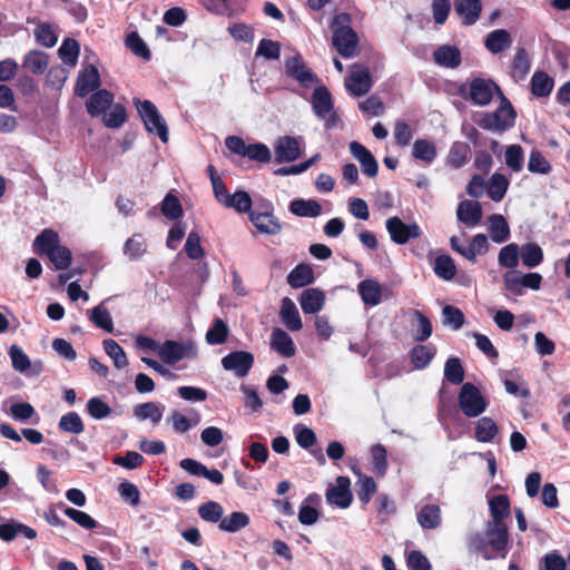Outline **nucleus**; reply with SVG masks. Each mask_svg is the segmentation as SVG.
<instances>
[{
    "mask_svg": "<svg viewBox=\"0 0 570 570\" xmlns=\"http://www.w3.org/2000/svg\"><path fill=\"white\" fill-rule=\"evenodd\" d=\"M350 153L361 164L362 171L368 177H375L379 171V165L372 153L357 141L350 144Z\"/></svg>",
    "mask_w": 570,
    "mask_h": 570,
    "instance_id": "18",
    "label": "nucleus"
},
{
    "mask_svg": "<svg viewBox=\"0 0 570 570\" xmlns=\"http://www.w3.org/2000/svg\"><path fill=\"white\" fill-rule=\"evenodd\" d=\"M184 249L190 259H200L205 256V250L200 244V236L197 232L188 234Z\"/></svg>",
    "mask_w": 570,
    "mask_h": 570,
    "instance_id": "63",
    "label": "nucleus"
},
{
    "mask_svg": "<svg viewBox=\"0 0 570 570\" xmlns=\"http://www.w3.org/2000/svg\"><path fill=\"white\" fill-rule=\"evenodd\" d=\"M414 317L416 318V326L413 328V337L417 342H423L431 336L432 324L420 311L414 312Z\"/></svg>",
    "mask_w": 570,
    "mask_h": 570,
    "instance_id": "59",
    "label": "nucleus"
},
{
    "mask_svg": "<svg viewBox=\"0 0 570 570\" xmlns=\"http://www.w3.org/2000/svg\"><path fill=\"white\" fill-rule=\"evenodd\" d=\"M89 320L99 328L112 333L114 322L108 308L105 306V302L95 306L89 312Z\"/></svg>",
    "mask_w": 570,
    "mask_h": 570,
    "instance_id": "36",
    "label": "nucleus"
},
{
    "mask_svg": "<svg viewBox=\"0 0 570 570\" xmlns=\"http://www.w3.org/2000/svg\"><path fill=\"white\" fill-rule=\"evenodd\" d=\"M291 212L299 217H317L322 207L315 199H295L289 205Z\"/></svg>",
    "mask_w": 570,
    "mask_h": 570,
    "instance_id": "34",
    "label": "nucleus"
},
{
    "mask_svg": "<svg viewBox=\"0 0 570 570\" xmlns=\"http://www.w3.org/2000/svg\"><path fill=\"white\" fill-rule=\"evenodd\" d=\"M488 222L489 235L494 243L503 244L510 238V226L501 214H493L489 216Z\"/></svg>",
    "mask_w": 570,
    "mask_h": 570,
    "instance_id": "27",
    "label": "nucleus"
},
{
    "mask_svg": "<svg viewBox=\"0 0 570 570\" xmlns=\"http://www.w3.org/2000/svg\"><path fill=\"white\" fill-rule=\"evenodd\" d=\"M58 426L61 431L72 434H80L85 430L82 420L76 412H69L62 415L59 420Z\"/></svg>",
    "mask_w": 570,
    "mask_h": 570,
    "instance_id": "56",
    "label": "nucleus"
},
{
    "mask_svg": "<svg viewBox=\"0 0 570 570\" xmlns=\"http://www.w3.org/2000/svg\"><path fill=\"white\" fill-rule=\"evenodd\" d=\"M264 212H250L249 219L257 230L266 235H277L282 230L279 220L273 215L272 206L267 203Z\"/></svg>",
    "mask_w": 570,
    "mask_h": 570,
    "instance_id": "14",
    "label": "nucleus"
},
{
    "mask_svg": "<svg viewBox=\"0 0 570 570\" xmlns=\"http://www.w3.org/2000/svg\"><path fill=\"white\" fill-rule=\"evenodd\" d=\"M135 106L144 121L146 130L157 135L163 142H167L169 138L168 127L157 107L149 100L140 101L139 99H135Z\"/></svg>",
    "mask_w": 570,
    "mask_h": 570,
    "instance_id": "4",
    "label": "nucleus"
},
{
    "mask_svg": "<svg viewBox=\"0 0 570 570\" xmlns=\"http://www.w3.org/2000/svg\"><path fill=\"white\" fill-rule=\"evenodd\" d=\"M494 94L500 97L503 95L492 80L475 78L470 83V98L475 105L485 106L490 104Z\"/></svg>",
    "mask_w": 570,
    "mask_h": 570,
    "instance_id": "13",
    "label": "nucleus"
},
{
    "mask_svg": "<svg viewBox=\"0 0 570 570\" xmlns=\"http://www.w3.org/2000/svg\"><path fill=\"white\" fill-rule=\"evenodd\" d=\"M168 421L177 433H186L199 424L200 415L196 411H193L190 416H185L178 411H174L168 417Z\"/></svg>",
    "mask_w": 570,
    "mask_h": 570,
    "instance_id": "33",
    "label": "nucleus"
},
{
    "mask_svg": "<svg viewBox=\"0 0 570 570\" xmlns=\"http://www.w3.org/2000/svg\"><path fill=\"white\" fill-rule=\"evenodd\" d=\"M412 156L414 159L430 165L438 156L436 146L432 140L416 139L413 144Z\"/></svg>",
    "mask_w": 570,
    "mask_h": 570,
    "instance_id": "30",
    "label": "nucleus"
},
{
    "mask_svg": "<svg viewBox=\"0 0 570 570\" xmlns=\"http://www.w3.org/2000/svg\"><path fill=\"white\" fill-rule=\"evenodd\" d=\"M508 187V178L502 174L495 173L490 178L488 195L492 200L500 202L504 197Z\"/></svg>",
    "mask_w": 570,
    "mask_h": 570,
    "instance_id": "50",
    "label": "nucleus"
},
{
    "mask_svg": "<svg viewBox=\"0 0 570 570\" xmlns=\"http://www.w3.org/2000/svg\"><path fill=\"white\" fill-rule=\"evenodd\" d=\"M100 86V75L94 65L83 67L77 77L75 92L78 97H86Z\"/></svg>",
    "mask_w": 570,
    "mask_h": 570,
    "instance_id": "16",
    "label": "nucleus"
},
{
    "mask_svg": "<svg viewBox=\"0 0 570 570\" xmlns=\"http://www.w3.org/2000/svg\"><path fill=\"white\" fill-rule=\"evenodd\" d=\"M350 24L351 16L348 13L335 16L332 23L333 45L345 58L352 57L357 47V36Z\"/></svg>",
    "mask_w": 570,
    "mask_h": 570,
    "instance_id": "3",
    "label": "nucleus"
},
{
    "mask_svg": "<svg viewBox=\"0 0 570 570\" xmlns=\"http://www.w3.org/2000/svg\"><path fill=\"white\" fill-rule=\"evenodd\" d=\"M530 71V61L524 49H519L512 65L513 78L521 80Z\"/></svg>",
    "mask_w": 570,
    "mask_h": 570,
    "instance_id": "64",
    "label": "nucleus"
},
{
    "mask_svg": "<svg viewBox=\"0 0 570 570\" xmlns=\"http://www.w3.org/2000/svg\"><path fill=\"white\" fill-rule=\"evenodd\" d=\"M357 289L364 304L376 306L381 303L382 287L376 281L365 279L358 284Z\"/></svg>",
    "mask_w": 570,
    "mask_h": 570,
    "instance_id": "29",
    "label": "nucleus"
},
{
    "mask_svg": "<svg viewBox=\"0 0 570 570\" xmlns=\"http://www.w3.org/2000/svg\"><path fill=\"white\" fill-rule=\"evenodd\" d=\"M271 346L285 357H292L295 354V346L292 337L282 328H275L272 332Z\"/></svg>",
    "mask_w": 570,
    "mask_h": 570,
    "instance_id": "28",
    "label": "nucleus"
},
{
    "mask_svg": "<svg viewBox=\"0 0 570 570\" xmlns=\"http://www.w3.org/2000/svg\"><path fill=\"white\" fill-rule=\"evenodd\" d=\"M528 169L533 174L548 175L552 167L540 151L532 150L528 161Z\"/></svg>",
    "mask_w": 570,
    "mask_h": 570,
    "instance_id": "62",
    "label": "nucleus"
},
{
    "mask_svg": "<svg viewBox=\"0 0 570 570\" xmlns=\"http://www.w3.org/2000/svg\"><path fill=\"white\" fill-rule=\"evenodd\" d=\"M254 364V355L246 351H236L222 358V366L238 377H245Z\"/></svg>",
    "mask_w": 570,
    "mask_h": 570,
    "instance_id": "11",
    "label": "nucleus"
},
{
    "mask_svg": "<svg viewBox=\"0 0 570 570\" xmlns=\"http://www.w3.org/2000/svg\"><path fill=\"white\" fill-rule=\"evenodd\" d=\"M511 45V37L504 29L490 32L485 38V47L492 53H499Z\"/></svg>",
    "mask_w": 570,
    "mask_h": 570,
    "instance_id": "39",
    "label": "nucleus"
},
{
    "mask_svg": "<svg viewBox=\"0 0 570 570\" xmlns=\"http://www.w3.org/2000/svg\"><path fill=\"white\" fill-rule=\"evenodd\" d=\"M146 253V240L141 234H135L124 245V254L130 261L139 259Z\"/></svg>",
    "mask_w": 570,
    "mask_h": 570,
    "instance_id": "47",
    "label": "nucleus"
},
{
    "mask_svg": "<svg viewBox=\"0 0 570 570\" xmlns=\"http://www.w3.org/2000/svg\"><path fill=\"white\" fill-rule=\"evenodd\" d=\"M459 405L464 415L475 417L485 411L488 403L480 390L468 382L459 393Z\"/></svg>",
    "mask_w": 570,
    "mask_h": 570,
    "instance_id": "7",
    "label": "nucleus"
},
{
    "mask_svg": "<svg viewBox=\"0 0 570 570\" xmlns=\"http://www.w3.org/2000/svg\"><path fill=\"white\" fill-rule=\"evenodd\" d=\"M504 161L512 171H521L524 164V154L522 147L520 145L508 146L504 153Z\"/></svg>",
    "mask_w": 570,
    "mask_h": 570,
    "instance_id": "51",
    "label": "nucleus"
},
{
    "mask_svg": "<svg viewBox=\"0 0 570 570\" xmlns=\"http://www.w3.org/2000/svg\"><path fill=\"white\" fill-rule=\"evenodd\" d=\"M517 112L511 102L501 95L500 106L490 112H483L478 121L479 126L493 132H503L514 126Z\"/></svg>",
    "mask_w": 570,
    "mask_h": 570,
    "instance_id": "2",
    "label": "nucleus"
},
{
    "mask_svg": "<svg viewBox=\"0 0 570 570\" xmlns=\"http://www.w3.org/2000/svg\"><path fill=\"white\" fill-rule=\"evenodd\" d=\"M520 257L525 267L534 268L542 263L543 250L538 244L528 243L520 247Z\"/></svg>",
    "mask_w": 570,
    "mask_h": 570,
    "instance_id": "37",
    "label": "nucleus"
},
{
    "mask_svg": "<svg viewBox=\"0 0 570 570\" xmlns=\"http://www.w3.org/2000/svg\"><path fill=\"white\" fill-rule=\"evenodd\" d=\"M454 9L464 24L471 26L479 19L482 6L480 0H454Z\"/></svg>",
    "mask_w": 570,
    "mask_h": 570,
    "instance_id": "26",
    "label": "nucleus"
},
{
    "mask_svg": "<svg viewBox=\"0 0 570 570\" xmlns=\"http://www.w3.org/2000/svg\"><path fill=\"white\" fill-rule=\"evenodd\" d=\"M299 303L305 314H315L323 308L325 294L320 288H307L301 294Z\"/></svg>",
    "mask_w": 570,
    "mask_h": 570,
    "instance_id": "25",
    "label": "nucleus"
},
{
    "mask_svg": "<svg viewBox=\"0 0 570 570\" xmlns=\"http://www.w3.org/2000/svg\"><path fill=\"white\" fill-rule=\"evenodd\" d=\"M114 101V95L107 89H99L86 102V109L91 117L101 116Z\"/></svg>",
    "mask_w": 570,
    "mask_h": 570,
    "instance_id": "23",
    "label": "nucleus"
},
{
    "mask_svg": "<svg viewBox=\"0 0 570 570\" xmlns=\"http://www.w3.org/2000/svg\"><path fill=\"white\" fill-rule=\"evenodd\" d=\"M520 258V246L515 243H510L500 249L498 263L501 267L512 271L518 266Z\"/></svg>",
    "mask_w": 570,
    "mask_h": 570,
    "instance_id": "42",
    "label": "nucleus"
},
{
    "mask_svg": "<svg viewBox=\"0 0 570 570\" xmlns=\"http://www.w3.org/2000/svg\"><path fill=\"white\" fill-rule=\"evenodd\" d=\"M106 354L114 361L117 368H124L128 365V358L124 348L114 340L107 338L102 342Z\"/></svg>",
    "mask_w": 570,
    "mask_h": 570,
    "instance_id": "45",
    "label": "nucleus"
},
{
    "mask_svg": "<svg viewBox=\"0 0 570 570\" xmlns=\"http://www.w3.org/2000/svg\"><path fill=\"white\" fill-rule=\"evenodd\" d=\"M228 335V327L220 318H215L213 326L206 333V342L212 345L223 344Z\"/></svg>",
    "mask_w": 570,
    "mask_h": 570,
    "instance_id": "57",
    "label": "nucleus"
},
{
    "mask_svg": "<svg viewBox=\"0 0 570 570\" xmlns=\"http://www.w3.org/2000/svg\"><path fill=\"white\" fill-rule=\"evenodd\" d=\"M386 229L391 239L396 244H405L411 238H417L421 235V229L417 224L413 223L406 225L397 216L391 217L386 220Z\"/></svg>",
    "mask_w": 570,
    "mask_h": 570,
    "instance_id": "12",
    "label": "nucleus"
},
{
    "mask_svg": "<svg viewBox=\"0 0 570 570\" xmlns=\"http://www.w3.org/2000/svg\"><path fill=\"white\" fill-rule=\"evenodd\" d=\"M314 281L313 269L308 265H297L287 276V283L293 288L304 287Z\"/></svg>",
    "mask_w": 570,
    "mask_h": 570,
    "instance_id": "40",
    "label": "nucleus"
},
{
    "mask_svg": "<svg viewBox=\"0 0 570 570\" xmlns=\"http://www.w3.org/2000/svg\"><path fill=\"white\" fill-rule=\"evenodd\" d=\"M303 139L292 136L279 137L274 146L275 160L278 164L292 163L302 155Z\"/></svg>",
    "mask_w": 570,
    "mask_h": 570,
    "instance_id": "10",
    "label": "nucleus"
},
{
    "mask_svg": "<svg viewBox=\"0 0 570 570\" xmlns=\"http://www.w3.org/2000/svg\"><path fill=\"white\" fill-rule=\"evenodd\" d=\"M311 102L314 114L325 121V127L327 129H332L337 126L338 117L333 110L332 96L326 87H316L312 95Z\"/></svg>",
    "mask_w": 570,
    "mask_h": 570,
    "instance_id": "6",
    "label": "nucleus"
},
{
    "mask_svg": "<svg viewBox=\"0 0 570 570\" xmlns=\"http://www.w3.org/2000/svg\"><path fill=\"white\" fill-rule=\"evenodd\" d=\"M59 507L63 508V513L76 522L79 527L91 530L97 527V522L88 513L77 510L73 508L65 507L62 502L58 503Z\"/></svg>",
    "mask_w": 570,
    "mask_h": 570,
    "instance_id": "52",
    "label": "nucleus"
},
{
    "mask_svg": "<svg viewBox=\"0 0 570 570\" xmlns=\"http://www.w3.org/2000/svg\"><path fill=\"white\" fill-rule=\"evenodd\" d=\"M197 354L193 342H177L167 340L161 344L158 356L165 364H176L184 358H193Z\"/></svg>",
    "mask_w": 570,
    "mask_h": 570,
    "instance_id": "8",
    "label": "nucleus"
},
{
    "mask_svg": "<svg viewBox=\"0 0 570 570\" xmlns=\"http://www.w3.org/2000/svg\"><path fill=\"white\" fill-rule=\"evenodd\" d=\"M433 271L439 277L451 281L456 274V266L449 255H440L434 261Z\"/></svg>",
    "mask_w": 570,
    "mask_h": 570,
    "instance_id": "49",
    "label": "nucleus"
},
{
    "mask_svg": "<svg viewBox=\"0 0 570 570\" xmlns=\"http://www.w3.org/2000/svg\"><path fill=\"white\" fill-rule=\"evenodd\" d=\"M498 433L495 422L490 417H481L476 422L475 438L479 442H490Z\"/></svg>",
    "mask_w": 570,
    "mask_h": 570,
    "instance_id": "53",
    "label": "nucleus"
},
{
    "mask_svg": "<svg viewBox=\"0 0 570 570\" xmlns=\"http://www.w3.org/2000/svg\"><path fill=\"white\" fill-rule=\"evenodd\" d=\"M249 524V517L245 512L236 511L222 519L218 528L225 532H237Z\"/></svg>",
    "mask_w": 570,
    "mask_h": 570,
    "instance_id": "43",
    "label": "nucleus"
},
{
    "mask_svg": "<svg viewBox=\"0 0 570 570\" xmlns=\"http://www.w3.org/2000/svg\"><path fill=\"white\" fill-rule=\"evenodd\" d=\"M180 468L193 475L204 476L215 484H222L224 475L216 469H207L203 463L194 459H184L179 463Z\"/></svg>",
    "mask_w": 570,
    "mask_h": 570,
    "instance_id": "19",
    "label": "nucleus"
},
{
    "mask_svg": "<svg viewBox=\"0 0 570 570\" xmlns=\"http://www.w3.org/2000/svg\"><path fill=\"white\" fill-rule=\"evenodd\" d=\"M433 60L440 67L454 69L461 63V52L454 46L444 45L433 52Z\"/></svg>",
    "mask_w": 570,
    "mask_h": 570,
    "instance_id": "24",
    "label": "nucleus"
},
{
    "mask_svg": "<svg viewBox=\"0 0 570 570\" xmlns=\"http://www.w3.org/2000/svg\"><path fill=\"white\" fill-rule=\"evenodd\" d=\"M346 89L354 96L361 97L372 88V80L367 69L356 68L345 80Z\"/></svg>",
    "mask_w": 570,
    "mask_h": 570,
    "instance_id": "17",
    "label": "nucleus"
},
{
    "mask_svg": "<svg viewBox=\"0 0 570 570\" xmlns=\"http://www.w3.org/2000/svg\"><path fill=\"white\" fill-rule=\"evenodd\" d=\"M553 88V80L546 72L537 71L531 78V91L537 97H547Z\"/></svg>",
    "mask_w": 570,
    "mask_h": 570,
    "instance_id": "46",
    "label": "nucleus"
},
{
    "mask_svg": "<svg viewBox=\"0 0 570 570\" xmlns=\"http://www.w3.org/2000/svg\"><path fill=\"white\" fill-rule=\"evenodd\" d=\"M351 481L346 476H338L336 483L328 488L326 500L328 503L346 509L351 505L353 494L351 492Z\"/></svg>",
    "mask_w": 570,
    "mask_h": 570,
    "instance_id": "15",
    "label": "nucleus"
},
{
    "mask_svg": "<svg viewBox=\"0 0 570 570\" xmlns=\"http://www.w3.org/2000/svg\"><path fill=\"white\" fill-rule=\"evenodd\" d=\"M285 72L305 88H309L318 81L316 75L305 65L299 55L286 59Z\"/></svg>",
    "mask_w": 570,
    "mask_h": 570,
    "instance_id": "9",
    "label": "nucleus"
},
{
    "mask_svg": "<svg viewBox=\"0 0 570 570\" xmlns=\"http://www.w3.org/2000/svg\"><path fill=\"white\" fill-rule=\"evenodd\" d=\"M252 198L248 193L238 190L234 195H230L229 202L225 204V207L233 208L238 213H250Z\"/></svg>",
    "mask_w": 570,
    "mask_h": 570,
    "instance_id": "60",
    "label": "nucleus"
},
{
    "mask_svg": "<svg viewBox=\"0 0 570 570\" xmlns=\"http://www.w3.org/2000/svg\"><path fill=\"white\" fill-rule=\"evenodd\" d=\"M444 376L452 384H461L464 380V370L456 357L449 358L444 366Z\"/></svg>",
    "mask_w": 570,
    "mask_h": 570,
    "instance_id": "61",
    "label": "nucleus"
},
{
    "mask_svg": "<svg viewBox=\"0 0 570 570\" xmlns=\"http://www.w3.org/2000/svg\"><path fill=\"white\" fill-rule=\"evenodd\" d=\"M163 215L168 219H177L183 215V208L179 199L173 195L167 194L160 205Z\"/></svg>",
    "mask_w": 570,
    "mask_h": 570,
    "instance_id": "58",
    "label": "nucleus"
},
{
    "mask_svg": "<svg viewBox=\"0 0 570 570\" xmlns=\"http://www.w3.org/2000/svg\"><path fill=\"white\" fill-rule=\"evenodd\" d=\"M198 514L204 521L216 523L222 521L224 509L216 501H207L199 505Z\"/></svg>",
    "mask_w": 570,
    "mask_h": 570,
    "instance_id": "54",
    "label": "nucleus"
},
{
    "mask_svg": "<svg viewBox=\"0 0 570 570\" xmlns=\"http://www.w3.org/2000/svg\"><path fill=\"white\" fill-rule=\"evenodd\" d=\"M487 542L476 546L485 559H492L494 553L505 549L508 543V530L504 522H488L485 529Z\"/></svg>",
    "mask_w": 570,
    "mask_h": 570,
    "instance_id": "5",
    "label": "nucleus"
},
{
    "mask_svg": "<svg viewBox=\"0 0 570 570\" xmlns=\"http://www.w3.org/2000/svg\"><path fill=\"white\" fill-rule=\"evenodd\" d=\"M49 65V57L46 52L40 50H31L29 51L24 58L22 66L28 71L35 75L43 73Z\"/></svg>",
    "mask_w": 570,
    "mask_h": 570,
    "instance_id": "31",
    "label": "nucleus"
},
{
    "mask_svg": "<svg viewBox=\"0 0 570 570\" xmlns=\"http://www.w3.org/2000/svg\"><path fill=\"white\" fill-rule=\"evenodd\" d=\"M101 116L108 128H119L126 121V110L120 104H111Z\"/></svg>",
    "mask_w": 570,
    "mask_h": 570,
    "instance_id": "48",
    "label": "nucleus"
},
{
    "mask_svg": "<svg viewBox=\"0 0 570 570\" xmlns=\"http://www.w3.org/2000/svg\"><path fill=\"white\" fill-rule=\"evenodd\" d=\"M164 406L156 402H146L135 407L134 414L140 421L150 420L154 424L160 422Z\"/></svg>",
    "mask_w": 570,
    "mask_h": 570,
    "instance_id": "38",
    "label": "nucleus"
},
{
    "mask_svg": "<svg viewBox=\"0 0 570 570\" xmlns=\"http://www.w3.org/2000/svg\"><path fill=\"white\" fill-rule=\"evenodd\" d=\"M456 217L466 226H476L482 218L481 205L474 200H463L458 206Z\"/></svg>",
    "mask_w": 570,
    "mask_h": 570,
    "instance_id": "20",
    "label": "nucleus"
},
{
    "mask_svg": "<svg viewBox=\"0 0 570 570\" xmlns=\"http://www.w3.org/2000/svg\"><path fill=\"white\" fill-rule=\"evenodd\" d=\"M279 317L283 324L293 332L301 331L303 327L302 318L295 303L289 297L282 299Z\"/></svg>",
    "mask_w": 570,
    "mask_h": 570,
    "instance_id": "21",
    "label": "nucleus"
},
{
    "mask_svg": "<svg viewBox=\"0 0 570 570\" xmlns=\"http://www.w3.org/2000/svg\"><path fill=\"white\" fill-rule=\"evenodd\" d=\"M79 51H80V46H79L78 41H76L75 39L68 38V39L63 40V42L61 43V46L58 50V53H59L60 59L65 63L75 66L78 60Z\"/></svg>",
    "mask_w": 570,
    "mask_h": 570,
    "instance_id": "55",
    "label": "nucleus"
},
{
    "mask_svg": "<svg viewBox=\"0 0 570 570\" xmlns=\"http://www.w3.org/2000/svg\"><path fill=\"white\" fill-rule=\"evenodd\" d=\"M33 35L38 43L47 48L55 47L58 41L55 26L48 22L38 23Z\"/></svg>",
    "mask_w": 570,
    "mask_h": 570,
    "instance_id": "44",
    "label": "nucleus"
},
{
    "mask_svg": "<svg viewBox=\"0 0 570 570\" xmlns=\"http://www.w3.org/2000/svg\"><path fill=\"white\" fill-rule=\"evenodd\" d=\"M470 156V146L465 142L456 141L450 148L448 164L455 169L461 168L469 161Z\"/></svg>",
    "mask_w": 570,
    "mask_h": 570,
    "instance_id": "35",
    "label": "nucleus"
},
{
    "mask_svg": "<svg viewBox=\"0 0 570 570\" xmlns=\"http://www.w3.org/2000/svg\"><path fill=\"white\" fill-rule=\"evenodd\" d=\"M489 247L490 245L487 235L476 234L466 246L464 258L474 264L476 263L478 256L485 255L489 252Z\"/></svg>",
    "mask_w": 570,
    "mask_h": 570,
    "instance_id": "32",
    "label": "nucleus"
},
{
    "mask_svg": "<svg viewBox=\"0 0 570 570\" xmlns=\"http://www.w3.org/2000/svg\"><path fill=\"white\" fill-rule=\"evenodd\" d=\"M490 513L492 517L491 522H503L510 514V501L504 494L494 495L489 501Z\"/></svg>",
    "mask_w": 570,
    "mask_h": 570,
    "instance_id": "41",
    "label": "nucleus"
},
{
    "mask_svg": "<svg viewBox=\"0 0 570 570\" xmlns=\"http://www.w3.org/2000/svg\"><path fill=\"white\" fill-rule=\"evenodd\" d=\"M420 527L424 530H433L442 523V512L438 504H424L416 514Z\"/></svg>",
    "mask_w": 570,
    "mask_h": 570,
    "instance_id": "22",
    "label": "nucleus"
},
{
    "mask_svg": "<svg viewBox=\"0 0 570 570\" xmlns=\"http://www.w3.org/2000/svg\"><path fill=\"white\" fill-rule=\"evenodd\" d=\"M33 252L46 255L56 269H67L71 263V252L59 244V235L53 229H43L33 240Z\"/></svg>",
    "mask_w": 570,
    "mask_h": 570,
    "instance_id": "1",
    "label": "nucleus"
}]
</instances>
